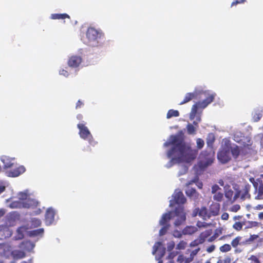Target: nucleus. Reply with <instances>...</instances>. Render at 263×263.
<instances>
[{"mask_svg":"<svg viewBox=\"0 0 263 263\" xmlns=\"http://www.w3.org/2000/svg\"><path fill=\"white\" fill-rule=\"evenodd\" d=\"M164 146H171V148L166 152L167 157L170 159L166 164L167 168L181 162H189L194 159L197 155L196 151L192 149L177 135L171 136L164 143Z\"/></svg>","mask_w":263,"mask_h":263,"instance_id":"f257e3e1","label":"nucleus"},{"mask_svg":"<svg viewBox=\"0 0 263 263\" xmlns=\"http://www.w3.org/2000/svg\"><path fill=\"white\" fill-rule=\"evenodd\" d=\"M172 219L174 220V225L176 227L180 226L185 221L186 214L182 206L178 205L175 208V211L163 214L159 220V224L168 222Z\"/></svg>","mask_w":263,"mask_h":263,"instance_id":"f03ea898","label":"nucleus"},{"mask_svg":"<svg viewBox=\"0 0 263 263\" xmlns=\"http://www.w3.org/2000/svg\"><path fill=\"white\" fill-rule=\"evenodd\" d=\"M214 94L209 93V97L206 99L199 101L192 106L191 111L190 114V119L193 120V125L198 128V124L201 122L202 111L199 109H204L214 100Z\"/></svg>","mask_w":263,"mask_h":263,"instance_id":"7ed1b4c3","label":"nucleus"},{"mask_svg":"<svg viewBox=\"0 0 263 263\" xmlns=\"http://www.w3.org/2000/svg\"><path fill=\"white\" fill-rule=\"evenodd\" d=\"M88 44L92 47L101 46L104 42V35L100 29L93 27H89L86 32Z\"/></svg>","mask_w":263,"mask_h":263,"instance_id":"20e7f679","label":"nucleus"},{"mask_svg":"<svg viewBox=\"0 0 263 263\" xmlns=\"http://www.w3.org/2000/svg\"><path fill=\"white\" fill-rule=\"evenodd\" d=\"M77 127L79 129V134L80 137L84 140L88 141L89 144L95 146L97 143L94 141L92 135L85 124L79 123L78 124Z\"/></svg>","mask_w":263,"mask_h":263,"instance_id":"39448f33","label":"nucleus"},{"mask_svg":"<svg viewBox=\"0 0 263 263\" xmlns=\"http://www.w3.org/2000/svg\"><path fill=\"white\" fill-rule=\"evenodd\" d=\"M250 180L253 183L255 192H257V195L255 197V198L258 199H263V174H261L260 178L257 179L259 183L258 189H257L258 184L255 181L253 178H251Z\"/></svg>","mask_w":263,"mask_h":263,"instance_id":"423d86ee","label":"nucleus"},{"mask_svg":"<svg viewBox=\"0 0 263 263\" xmlns=\"http://www.w3.org/2000/svg\"><path fill=\"white\" fill-rule=\"evenodd\" d=\"M172 200H170V206H174V203L178 204H183L186 201V199L183 195L182 192L179 190H176L174 193L172 195Z\"/></svg>","mask_w":263,"mask_h":263,"instance_id":"0eeeda50","label":"nucleus"},{"mask_svg":"<svg viewBox=\"0 0 263 263\" xmlns=\"http://www.w3.org/2000/svg\"><path fill=\"white\" fill-rule=\"evenodd\" d=\"M205 157L203 160H201L198 162V165L199 167L203 170L207 167L208 166L211 165L213 162V155L212 154H209L207 156H205L204 153H202L200 155V158Z\"/></svg>","mask_w":263,"mask_h":263,"instance_id":"6e6552de","label":"nucleus"},{"mask_svg":"<svg viewBox=\"0 0 263 263\" xmlns=\"http://www.w3.org/2000/svg\"><path fill=\"white\" fill-rule=\"evenodd\" d=\"M233 139L236 142L246 146L250 145V138L243 136L242 133L239 132H235L233 136Z\"/></svg>","mask_w":263,"mask_h":263,"instance_id":"1a4fd4ad","label":"nucleus"},{"mask_svg":"<svg viewBox=\"0 0 263 263\" xmlns=\"http://www.w3.org/2000/svg\"><path fill=\"white\" fill-rule=\"evenodd\" d=\"M250 187V185L246 184L242 190L237 191L233 197V201H235L240 197L242 200H245L246 198H249L250 195L249 194V192Z\"/></svg>","mask_w":263,"mask_h":263,"instance_id":"9d476101","label":"nucleus"},{"mask_svg":"<svg viewBox=\"0 0 263 263\" xmlns=\"http://www.w3.org/2000/svg\"><path fill=\"white\" fill-rule=\"evenodd\" d=\"M55 214L56 211L52 208H49L47 209L45 214V223L47 226L53 224Z\"/></svg>","mask_w":263,"mask_h":263,"instance_id":"9b49d317","label":"nucleus"},{"mask_svg":"<svg viewBox=\"0 0 263 263\" xmlns=\"http://www.w3.org/2000/svg\"><path fill=\"white\" fill-rule=\"evenodd\" d=\"M197 214L203 220H206L210 218L211 214L205 207H202L201 209H196L193 212V216H196Z\"/></svg>","mask_w":263,"mask_h":263,"instance_id":"f8f14e48","label":"nucleus"},{"mask_svg":"<svg viewBox=\"0 0 263 263\" xmlns=\"http://www.w3.org/2000/svg\"><path fill=\"white\" fill-rule=\"evenodd\" d=\"M82 61L81 55H72L69 57L68 61V65L70 67H78Z\"/></svg>","mask_w":263,"mask_h":263,"instance_id":"ddd939ff","label":"nucleus"},{"mask_svg":"<svg viewBox=\"0 0 263 263\" xmlns=\"http://www.w3.org/2000/svg\"><path fill=\"white\" fill-rule=\"evenodd\" d=\"M7 206L11 209H21L23 208V201L14 200V197H11L6 200Z\"/></svg>","mask_w":263,"mask_h":263,"instance_id":"4468645a","label":"nucleus"},{"mask_svg":"<svg viewBox=\"0 0 263 263\" xmlns=\"http://www.w3.org/2000/svg\"><path fill=\"white\" fill-rule=\"evenodd\" d=\"M25 171V168L24 166H20L12 170L7 171L6 174L8 177H16L23 173Z\"/></svg>","mask_w":263,"mask_h":263,"instance_id":"2eb2a0df","label":"nucleus"},{"mask_svg":"<svg viewBox=\"0 0 263 263\" xmlns=\"http://www.w3.org/2000/svg\"><path fill=\"white\" fill-rule=\"evenodd\" d=\"M217 157L222 163H227L230 159L229 151L227 148H223L218 152Z\"/></svg>","mask_w":263,"mask_h":263,"instance_id":"dca6fc26","label":"nucleus"},{"mask_svg":"<svg viewBox=\"0 0 263 263\" xmlns=\"http://www.w3.org/2000/svg\"><path fill=\"white\" fill-rule=\"evenodd\" d=\"M1 161L4 164V168H9L13 167L14 165V159L10 158L7 156H2L1 158Z\"/></svg>","mask_w":263,"mask_h":263,"instance_id":"f3484780","label":"nucleus"},{"mask_svg":"<svg viewBox=\"0 0 263 263\" xmlns=\"http://www.w3.org/2000/svg\"><path fill=\"white\" fill-rule=\"evenodd\" d=\"M193 93L196 98L200 95L203 94L206 98L205 99H206L208 98V97H209V93L214 94V99L215 98V97L216 96V95L215 92H212V91H210V90H204L203 89V88L201 86L196 87Z\"/></svg>","mask_w":263,"mask_h":263,"instance_id":"a211bd4d","label":"nucleus"},{"mask_svg":"<svg viewBox=\"0 0 263 263\" xmlns=\"http://www.w3.org/2000/svg\"><path fill=\"white\" fill-rule=\"evenodd\" d=\"M12 235V231L6 226H0V239L9 237Z\"/></svg>","mask_w":263,"mask_h":263,"instance_id":"6ab92c4d","label":"nucleus"},{"mask_svg":"<svg viewBox=\"0 0 263 263\" xmlns=\"http://www.w3.org/2000/svg\"><path fill=\"white\" fill-rule=\"evenodd\" d=\"M161 246L162 243L160 242H157L154 245L152 252L153 255L156 253H158L160 257H162L164 256L165 249L163 247H162Z\"/></svg>","mask_w":263,"mask_h":263,"instance_id":"aec40b11","label":"nucleus"},{"mask_svg":"<svg viewBox=\"0 0 263 263\" xmlns=\"http://www.w3.org/2000/svg\"><path fill=\"white\" fill-rule=\"evenodd\" d=\"M185 193L188 197L194 201H196L199 198V194L194 189L187 187Z\"/></svg>","mask_w":263,"mask_h":263,"instance_id":"412c9836","label":"nucleus"},{"mask_svg":"<svg viewBox=\"0 0 263 263\" xmlns=\"http://www.w3.org/2000/svg\"><path fill=\"white\" fill-rule=\"evenodd\" d=\"M39 204V203L37 201L30 197L27 201H23V208L33 209L37 206Z\"/></svg>","mask_w":263,"mask_h":263,"instance_id":"4be33fe9","label":"nucleus"},{"mask_svg":"<svg viewBox=\"0 0 263 263\" xmlns=\"http://www.w3.org/2000/svg\"><path fill=\"white\" fill-rule=\"evenodd\" d=\"M35 244L30 241L23 242L20 245V248L28 252H31L34 248Z\"/></svg>","mask_w":263,"mask_h":263,"instance_id":"5701e85b","label":"nucleus"},{"mask_svg":"<svg viewBox=\"0 0 263 263\" xmlns=\"http://www.w3.org/2000/svg\"><path fill=\"white\" fill-rule=\"evenodd\" d=\"M198 231V228L195 226H186L183 229L184 235H191Z\"/></svg>","mask_w":263,"mask_h":263,"instance_id":"b1692460","label":"nucleus"},{"mask_svg":"<svg viewBox=\"0 0 263 263\" xmlns=\"http://www.w3.org/2000/svg\"><path fill=\"white\" fill-rule=\"evenodd\" d=\"M27 228L22 226L18 228L16 231V235L14 237L15 240L22 239L24 237V233L26 232Z\"/></svg>","mask_w":263,"mask_h":263,"instance_id":"393cba45","label":"nucleus"},{"mask_svg":"<svg viewBox=\"0 0 263 263\" xmlns=\"http://www.w3.org/2000/svg\"><path fill=\"white\" fill-rule=\"evenodd\" d=\"M262 107H258L254 110L253 114V119L254 121L257 122L262 117Z\"/></svg>","mask_w":263,"mask_h":263,"instance_id":"a878e982","label":"nucleus"},{"mask_svg":"<svg viewBox=\"0 0 263 263\" xmlns=\"http://www.w3.org/2000/svg\"><path fill=\"white\" fill-rule=\"evenodd\" d=\"M11 249L10 246L7 243H0V254L1 255L6 256L7 252H10Z\"/></svg>","mask_w":263,"mask_h":263,"instance_id":"bb28decb","label":"nucleus"},{"mask_svg":"<svg viewBox=\"0 0 263 263\" xmlns=\"http://www.w3.org/2000/svg\"><path fill=\"white\" fill-rule=\"evenodd\" d=\"M215 140V136L213 134L210 133L208 134L206 138V144L210 148H212Z\"/></svg>","mask_w":263,"mask_h":263,"instance_id":"cd10ccee","label":"nucleus"},{"mask_svg":"<svg viewBox=\"0 0 263 263\" xmlns=\"http://www.w3.org/2000/svg\"><path fill=\"white\" fill-rule=\"evenodd\" d=\"M17 197L18 200L21 201H27L30 198L27 191L20 192L17 194Z\"/></svg>","mask_w":263,"mask_h":263,"instance_id":"c85d7f7f","label":"nucleus"},{"mask_svg":"<svg viewBox=\"0 0 263 263\" xmlns=\"http://www.w3.org/2000/svg\"><path fill=\"white\" fill-rule=\"evenodd\" d=\"M66 18H70L69 16L66 13L52 14L50 16V18L52 20H63Z\"/></svg>","mask_w":263,"mask_h":263,"instance_id":"c756f323","label":"nucleus"},{"mask_svg":"<svg viewBox=\"0 0 263 263\" xmlns=\"http://www.w3.org/2000/svg\"><path fill=\"white\" fill-rule=\"evenodd\" d=\"M13 258L16 259H21L25 256V254L23 251L16 250L12 252Z\"/></svg>","mask_w":263,"mask_h":263,"instance_id":"7c9ffc66","label":"nucleus"},{"mask_svg":"<svg viewBox=\"0 0 263 263\" xmlns=\"http://www.w3.org/2000/svg\"><path fill=\"white\" fill-rule=\"evenodd\" d=\"M187 132L190 135H195L197 128L192 123H189L186 126Z\"/></svg>","mask_w":263,"mask_h":263,"instance_id":"2f4dec72","label":"nucleus"},{"mask_svg":"<svg viewBox=\"0 0 263 263\" xmlns=\"http://www.w3.org/2000/svg\"><path fill=\"white\" fill-rule=\"evenodd\" d=\"M162 226V228L159 231V235L163 236L165 235L167 232L168 230L170 227V224L168 223V222H165L163 224H160Z\"/></svg>","mask_w":263,"mask_h":263,"instance_id":"473e14b6","label":"nucleus"},{"mask_svg":"<svg viewBox=\"0 0 263 263\" xmlns=\"http://www.w3.org/2000/svg\"><path fill=\"white\" fill-rule=\"evenodd\" d=\"M196 98L193 93H187L184 98V100L182 102L180 103V105H182L185 104L190 101H191L193 98Z\"/></svg>","mask_w":263,"mask_h":263,"instance_id":"72a5a7b5","label":"nucleus"},{"mask_svg":"<svg viewBox=\"0 0 263 263\" xmlns=\"http://www.w3.org/2000/svg\"><path fill=\"white\" fill-rule=\"evenodd\" d=\"M179 116V112L178 110H174V109H170L168 111L167 115H166V118L167 119H170L172 117H177Z\"/></svg>","mask_w":263,"mask_h":263,"instance_id":"f704fd0d","label":"nucleus"},{"mask_svg":"<svg viewBox=\"0 0 263 263\" xmlns=\"http://www.w3.org/2000/svg\"><path fill=\"white\" fill-rule=\"evenodd\" d=\"M193 183H195L199 189H201L202 187L203 184L201 182L198 181V178L197 177H195L194 179L186 183V184L189 186Z\"/></svg>","mask_w":263,"mask_h":263,"instance_id":"c9c22d12","label":"nucleus"},{"mask_svg":"<svg viewBox=\"0 0 263 263\" xmlns=\"http://www.w3.org/2000/svg\"><path fill=\"white\" fill-rule=\"evenodd\" d=\"M213 199L217 202H221L223 198V194L221 192L213 194Z\"/></svg>","mask_w":263,"mask_h":263,"instance_id":"e433bc0d","label":"nucleus"},{"mask_svg":"<svg viewBox=\"0 0 263 263\" xmlns=\"http://www.w3.org/2000/svg\"><path fill=\"white\" fill-rule=\"evenodd\" d=\"M171 234L175 238H182V235H183V230L181 231L177 229L172 231Z\"/></svg>","mask_w":263,"mask_h":263,"instance_id":"4c0bfd02","label":"nucleus"},{"mask_svg":"<svg viewBox=\"0 0 263 263\" xmlns=\"http://www.w3.org/2000/svg\"><path fill=\"white\" fill-rule=\"evenodd\" d=\"M221 230H216L214 233V234L210 237L208 239V241L209 242H212L215 239H216L221 234Z\"/></svg>","mask_w":263,"mask_h":263,"instance_id":"58836bf2","label":"nucleus"},{"mask_svg":"<svg viewBox=\"0 0 263 263\" xmlns=\"http://www.w3.org/2000/svg\"><path fill=\"white\" fill-rule=\"evenodd\" d=\"M230 187L224 189L225 196L228 200H232L233 195V192L229 189Z\"/></svg>","mask_w":263,"mask_h":263,"instance_id":"ea45409f","label":"nucleus"},{"mask_svg":"<svg viewBox=\"0 0 263 263\" xmlns=\"http://www.w3.org/2000/svg\"><path fill=\"white\" fill-rule=\"evenodd\" d=\"M31 226L34 228L38 227L41 226L42 221L40 219L36 218L31 219Z\"/></svg>","mask_w":263,"mask_h":263,"instance_id":"a19ab883","label":"nucleus"},{"mask_svg":"<svg viewBox=\"0 0 263 263\" xmlns=\"http://www.w3.org/2000/svg\"><path fill=\"white\" fill-rule=\"evenodd\" d=\"M186 245L187 243L185 241L181 240L177 245L176 249L179 250H184L186 248Z\"/></svg>","mask_w":263,"mask_h":263,"instance_id":"79ce46f5","label":"nucleus"},{"mask_svg":"<svg viewBox=\"0 0 263 263\" xmlns=\"http://www.w3.org/2000/svg\"><path fill=\"white\" fill-rule=\"evenodd\" d=\"M44 233V229L43 228L35 230L30 232L31 236H40L42 235Z\"/></svg>","mask_w":263,"mask_h":263,"instance_id":"37998d69","label":"nucleus"},{"mask_svg":"<svg viewBox=\"0 0 263 263\" xmlns=\"http://www.w3.org/2000/svg\"><path fill=\"white\" fill-rule=\"evenodd\" d=\"M231 153L235 158H236L239 154V148L238 146L232 147Z\"/></svg>","mask_w":263,"mask_h":263,"instance_id":"c03bdc74","label":"nucleus"},{"mask_svg":"<svg viewBox=\"0 0 263 263\" xmlns=\"http://www.w3.org/2000/svg\"><path fill=\"white\" fill-rule=\"evenodd\" d=\"M231 247L229 244H225L220 247V250L222 252H227L230 251Z\"/></svg>","mask_w":263,"mask_h":263,"instance_id":"a18cd8bd","label":"nucleus"},{"mask_svg":"<svg viewBox=\"0 0 263 263\" xmlns=\"http://www.w3.org/2000/svg\"><path fill=\"white\" fill-rule=\"evenodd\" d=\"M196 144L197 148L198 149H201L204 145V142L202 139L197 138L196 139Z\"/></svg>","mask_w":263,"mask_h":263,"instance_id":"49530a36","label":"nucleus"},{"mask_svg":"<svg viewBox=\"0 0 263 263\" xmlns=\"http://www.w3.org/2000/svg\"><path fill=\"white\" fill-rule=\"evenodd\" d=\"M211 225L210 223H207L205 222H201L198 221L197 223V226L198 228H206Z\"/></svg>","mask_w":263,"mask_h":263,"instance_id":"de8ad7c7","label":"nucleus"},{"mask_svg":"<svg viewBox=\"0 0 263 263\" xmlns=\"http://www.w3.org/2000/svg\"><path fill=\"white\" fill-rule=\"evenodd\" d=\"M243 226V223L240 222H236L233 225V228L237 231L240 230Z\"/></svg>","mask_w":263,"mask_h":263,"instance_id":"09e8293b","label":"nucleus"},{"mask_svg":"<svg viewBox=\"0 0 263 263\" xmlns=\"http://www.w3.org/2000/svg\"><path fill=\"white\" fill-rule=\"evenodd\" d=\"M221 188L217 184L213 185L211 187V193L215 194L220 192Z\"/></svg>","mask_w":263,"mask_h":263,"instance_id":"8fccbe9b","label":"nucleus"},{"mask_svg":"<svg viewBox=\"0 0 263 263\" xmlns=\"http://www.w3.org/2000/svg\"><path fill=\"white\" fill-rule=\"evenodd\" d=\"M175 243L174 241H172L167 243V250L168 252H171L174 248Z\"/></svg>","mask_w":263,"mask_h":263,"instance_id":"3c124183","label":"nucleus"},{"mask_svg":"<svg viewBox=\"0 0 263 263\" xmlns=\"http://www.w3.org/2000/svg\"><path fill=\"white\" fill-rule=\"evenodd\" d=\"M240 240V237H237L234 239L231 242L232 246L234 248L236 247L238 245Z\"/></svg>","mask_w":263,"mask_h":263,"instance_id":"603ef678","label":"nucleus"},{"mask_svg":"<svg viewBox=\"0 0 263 263\" xmlns=\"http://www.w3.org/2000/svg\"><path fill=\"white\" fill-rule=\"evenodd\" d=\"M187 170H188V168L186 166H185V165L182 166L181 170H180L178 173V176H180L181 175L185 174L186 173Z\"/></svg>","mask_w":263,"mask_h":263,"instance_id":"864d4df0","label":"nucleus"},{"mask_svg":"<svg viewBox=\"0 0 263 263\" xmlns=\"http://www.w3.org/2000/svg\"><path fill=\"white\" fill-rule=\"evenodd\" d=\"M240 206L239 205L235 204V205H232L230 208V211H231L232 212H236L240 209Z\"/></svg>","mask_w":263,"mask_h":263,"instance_id":"5fc2aeb1","label":"nucleus"},{"mask_svg":"<svg viewBox=\"0 0 263 263\" xmlns=\"http://www.w3.org/2000/svg\"><path fill=\"white\" fill-rule=\"evenodd\" d=\"M59 74L65 77H67L69 76L68 72L64 69H60L59 70Z\"/></svg>","mask_w":263,"mask_h":263,"instance_id":"6e6d98bb","label":"nucleus"},{"mask_svg":"<svg viewBox=\"0 0 263 263\" xmlns=\"http://www.w3.org/2000/svg\"><path fill=\"white\" fill-rule=\"evenodd\" d=\"M178 253L177 251H171L168 256V258L169 259H173L178 254Z\"/></svg>","mask_w":263,"mask_h":263,"instance_id":"4d7b16f0","label":"nucleus"},{"mask_svg":"<svg viewBox=\"0 0 263 263\" xmlns=\"http://www.w3.org/2000/svg\"><path fill=\"white\" fill-rule=\"evenodd\" d=\"M218 182L220 186L223 187L224 190L227 189V187H230L228 184H225L224 181L222 179L219 180Z\"/></svg>","mask_w":263,"mask_h":263,"instance_id":"13d9d810","label":"nucleus"},{"mask_svg":"<svg viewBox=\"0 0 263 263\" xmlns=\"http://www.w3.org/2000/svg\"><path fill=\"white\" fill-rule=\"evenodd\" d=\"M231 261V259L230 257H226L222 261V260H219L217 263H230Z\"/></svg>","mask_w":263,"mask_h":263,"instance_id":"bf43d9fd","label":"nucleus"},{"mask_svg":"<svg viewBox=\"0 0 263 263\" xmlns=\"http://www.w3.org/2000/svg\"><path fill=\"white\" fill-rule=\"evenodd\" d=\"M6 185L3 182H0V194L4 191L5 190Z\"/></svg>","mask_w":263,"mask_h":263,"instance_id":"052dcab7","label":"nucleus"},{"mask_svg":"<svg viewBox=\"0 0 263 263\" xmlns=\"http://www.w3.org/2000/svg\"><path fill=\"white\" fill-rule=\"evenodd\" d=\"M246 1L245 0H240V1H235L233 2H232V3L231 4V7H233L234 6H235L236 5H237L238 4H241V3H243L245 2Z\"/></svg>","mask_w":263,"mask_h":263,"instance_id":"680f3d73","label":"nucleus"},{"mask_svg":"<svg viewBox=\"0 0 263 263\" xmlns=\"http://www.w3.org/2000/svg\"><path fill=\"white\" fill-rule=\"evenodd\" d=\"M249 259L254 261V263H260L259 260L258 259V258L255 256L252 255L250 257Z\"/></svg>","mask_w":263,"mask_h":263,"instance_id":"e2e57ef3","label":"nucleus"},{"mask_svg":"<svg viewBox=\"0 0 263 263\" xmlns=\"http://www.w3.org/2000/svg\"><path fill=\"white\" fill-rule=\"evenodd\" d=\"M215 249V246L214 245H212L206 249V251L209 253H211L213 251H214Z\"/></svg>","mask_w":263,"mask_h":263,"instance_id":"0e129e2a","label":"nucleus"},{"mask_svg":"<svg viewBox=\"0 0 263 263\" xmlns=\"http://www.w3.org/2000/svg\"><path fill=\"white\" fill-rule=\"evenodd\" d=\"M184 261V256L182 255L178 256L177 258V262L179 263H183Z\"/></svg>","mask_w":263,"mask_h":263,"instance_id":"69168bd1","label":"nucleus"},{"mask_svg":"<svg viewBox=\"0 0 263 263\" xmlns=\"http://www.w3.org/2000/svg\"><path fill=\"white\" fill-rule=\"evenodd\" d=\"M229 218V214L227 213H224L222 215H221V219L222 220H228Z\"/></svg>","mask_w":263,"mask_h":263,"instance_id":"338daca9","label":"nucleus"},{"mask_svg":"<svg viewBox=\"0 0 263 263\" xmlns=\"http://www.w3.org/2000/svg\"><path fill=\"white\" fill-rule=\"evenodd\" d=\"M83 105V103L80 100L77 103L76 108H81Z\"/></svg>","mask_w":263,"mask_h":263,"instance_id":"774afa93","label":"nucleus"}]
</instances>
